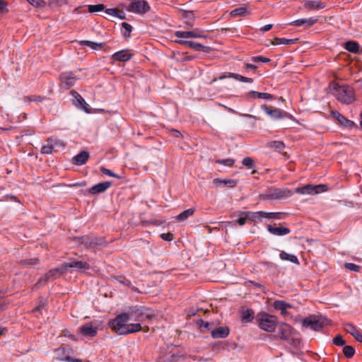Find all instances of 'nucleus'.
<instances>
[{"mask_svg": "<svg viewBox=\"0 0 362 362\" xmlns=\"http://www.w3.org/2000/svg\"><path fill=\"white\" fill-rule=\"evenodd\" d=\"M331 320L320 315H310L302 320V326L319 332L324 327L329 325Z\"/></svg>", "mask_w": 362, "mask_h": 362, "instance_id": "1", "label": "nucleus"}, {"mask_svg": "<svg viewBox=\"0 0 362 362\" xmlns=\"http://www.w3.org/2000/svg\"><path fill=\"white\" fill-rule=\"evenodd\" d=\"M127 313L129 314L130 319L141 322L146 320H151L156 317L154 311L145 306L135 305L130 307Z\"/></svg>", "mask_w": 362, "mask_h": 362, "instance_id": "2", "label": "nucleus"}, {"mask_svg": "<svg viewBox=\"0 0 362 362\" xmlns=\"http://www.w3.org/2000/svg\"><path fill=\"white\" fill-rule=\"evenodd\" d=\"M255 318L260 329L267 332H274L278 322L276 316L269 315L265 312H260Z\"/></svg>", "mask_w": 362, "mask_h": 362, "instance_id": "3", "label": "nucleus"}, {"mask_svg": "<svg viewBox=\"0 0 362 362\" xmlns=\"http://www.w3.org/2000/svg\"><path fill=\"white\" fill-rule=\"evenodd\" d=\"M130 320L129 314L127 313H122L116 316L113 320L109 322V326L117 334L120 335H125L127 322Z\"/></svg>", "mask_w": 362, "mask_h": 362, "instance_id": "4", "label": "nucleus"}, {"mask_svg": "<svg viewBox=\"0 0 362 362\" xmlns=\"http://www.w3.org/2000/svg\"><path fill=\"white\" fill-rule=\"evenodd\" d=\"M151 7L146 0H134L126 8L129 12L144 15L148 12Z\"/></svg>", "mask_w": 362, "mask_h": 362, "instance_id": "5", "label": "nucleus"}, {"mask_svg": "<svg viewBox=\"0 0 362 362\" xmlns=\"http://www.w3.org/2000/svg\"><path fill=\"white\" fill-rule=\"evenodd\" d=\"M338 90L337 98L339 101L351 104L354 100V90L349 86H339L336 88Z\"/></svg>", "mask_w": 362, "mask_h": 362, "instance_id": "6", "label": "nucleus"}, {"mask_svg": "<svg viewBox=\"0 0 362 362\" xmlns=\"http://www.w3.org/2000/svg\"><path fill=\"white\" fill-rule=\"evenodd\" d=\"M261 108L262 110L265 112L267 115L270 116V117L274 119H279L283 118H293V116L288 113L287 112L279 108L269 107L265 104L262 105Z\"/></svg>", "mask_w": 362, "mask_h": 362, "instance_id": "7", "label": "nucleus"}, {"mask_svg": "<svg viewBox=\"0 0 362 362\" xmlns=\"http://www.w3.org/2000/svg\"><path fill=\"white\" fill-rule=\"evenodd\" d=\"M64 272L65 271L62 270V266L60 268L50 269L44 275V276L38 279L35 286L37 288H41L44 286L46 284H47L49 281L55 279L57 275L63 274Z\"/></svg>", "mask_w": 362, "mask_h": 362, "instance_id": "8", "label": "nucleus"}, {"mask_svg": "<svg viewBox=\"0 0 362 362\" xmlns=\"http://www.w3.org/2000/svg\"><path fill=\"white\" fill-rule=\"evenodd\" d=\"M77 79V76L72 71L62 72L59 76L60 86L68 90L74 86Z\"/></svg>", "mask_w": 362, "mask_h": 362, "instance_id": "9", "label": "nucleus"}, {"mask_svg": "<svg viewBox=\"0 0 362 362\" xmlns=\"http://www.w3.org/2000/svg\"><path fill=\"white\" fill-rule=\"evenodd\" d=\"M103 241V240L101 238L88 235H84L76 238V243L79 245H83L86 248L96 245H101Z\"/></svg>", "mask_w": 362, "mask_h": 362, "instance_id": "10", "label": "nucleus"}, {"mask_svg": "<svg viewBox=\"0 0 362 362\" xmlns=\"http://www.w3.org/2000/svg\"><path fill=\"white\" fill-rule=\"evenodd\" d=\"M175 42L179 45L187 46L191 49H194L197 52H203L206 53L210 52L212 49L210 47L204 46L200 43L189 41V40H176Z\"/></svg>", "mask_w": 362, "mask_h": 362, "instance_id": "11", "label": "nucleus"}, {"mask_svg": "<svg viewBox=\"0 0 362 362\" xmlns=\"http://www.w3.org/2000/svg\"><path fill=\"white\" fill-rule=\"evenodd\" d=\"M90 267V264L88 262L83 261L73 260L62 264V270H64L65 272L69 268H75L78 272H83L84 270L89 269Z\"/></svg>", "mask_w": 362, "mask_h": 362, "instance_id": "12", "label": "nucleus"}, {"mask_svg": "<svg viewBox=\"0 0 362 362\" xmlns=\"http://www.w3.org/2000/svg\"><path fill=\"white\" fill-rule=\"evenodd\" d=\"M175 36L178 38H202L206 37L203 34V30L199 28H195L190 31H175Z\"/></svg>", "mask_w": 362, "mask_h": 362, "instance_id": "13", "label": "nucleus"}, {"mask_svg": "<svg viewBox=\"0 0 362 362\" xmlns=\"http://www.w3.org/2000/svg\"><path fill=\"white\" fill-rule=\"evenodd\" d=\"M331 115L344 127L352 129L353 127H356V124L353 121L348 119L338 111H332Z\"/></svg>", "mask_w": 362, "mask_h": 362, "instance_id": "14", "label": "nucleus"}, {"mask_svg": "<svg viewBox=\"0 0 362 362\" xmlns=\"http://www.w3.org/2000/svg\"><path fill=\"white\" fill-rule=\"evenodd\" d=\"M73 96V103L77 107H79L84 110L87 113H90V110L88 108V105L86 103L84 99L81 97V95L75 90H72L71 92Z\"/></svg>", "mask_w": 362, "mask_h": 362, "instance_id": "15", "label": "nucleus"}, {"mask_svg": "<svg viewBox=\"0 0 362 362\" xmlns=\"http://www.w3.org/2000/svg\"><path fill=\"white\" fill-rule=\"evenodd\" d=\"M112 185V182L105 181L98 183L87 190V192L92 195L103 193Z\"/></svg>", "mask_w": 362, "mask_h": 362, "instance_id": "16", "label": "nucleus"}, {"mask_svg": "<svg viewBox=\"0 0 362 362\" xmlns=\"http://www.w3.org/2000/svg\"><path fill=\"white\" fill-rule=\"evenodd\" d=\"M134 53L129 49H122L114 53L112 55V59L121 62H125L131 59Z\"/></svg>", "mask_w": 362, "mask_h": 362, "instance_id": "17", "label": "nucleus"}, {"mask_svg": "<svg viewBox=\"0 0 362 362\" xmlns=\"http://www.w3.org/2000/svg\"><path fill=\"white\" fill-rule=\"evenodd\" d=\"M78 332L83 336L93 337L97 334L98 327H93L92 322L86 323L79 328Z\"/></svg>", "mask_w": 362, "mask_h": 362, "instance_id": "18", "label": "nucleus"}, {"mask_svg": "<svg viewBox=\"0 0 362 362\" xmlns=\"http://www.w3.org/2000/svg\"><path fill=\"white\" fill-rule=\"evenodd\" d=\"M317 22V18H300L290 23L289 25H296L298 27L304 26L305 28L307 29L312 27Z\"/></svg>", "mask_w": 362, "mask_h": 362, "instance_id": "19", "label": "nucleus"}, {"mask_svg": "<svg viewBox=\"0 0 362 362\" xmlns=\"http://www.w3.org/2000/svg\"><path fill=\"white\" fill-rule=\"evenodd\" d=\"M268 231L276 236H283L288 235L291 233V230L288 228L283 227V226H276V224L274 225H267Z\"/></svg>", "mask_w": 362, "mask_h": 362, "instance_id": "20", "label": "nucleus"}, {"mask_svg": "<svg viewBox=\"0 0 362 362\" xmlns=\"http://www.w3.org/2000/svg\"><path fill=\"white\" fill-rule=\"evenodd\" d=\"M230 333V329L228 327H218L216 329L211 330V337L214 339H224L226 338Z\"/></svg>", "mask_w": 362, "mask_h": 362, "instance_id": "21", "label": "nucleus"}, {"mask_svg": "<svg viewBox=\"0 0 362 362\" xmlns=\"http://www.w3.org/2000/svg\"><path fill=\"white\" fill-rule=\"evenodd\" d=\"M292 327L286 323H281L279 327V334L281 339L288 341L292 332Z\"/></svg>", "mask_w": 362, "mask_h": 362, "instance_id": "22", "label": "nucleus"}, {"mask_svg": "<svg viewBox=\"0 0 362 362\" xmlns=\"http://www.w3.org/2000/svg\"><path fill=\"white\" fill-rule=\"evenodd\" d=\"M239 215L241 216H246V218H247L248 221L251 222L255 223L257 220H259V221H262L263 216H262V211L252 212V211H238Z\"/></svg>", "mask_w": 362, "mask_h": 362, "instance_id": "23", "label": "nucleus"}, {"mask_svg": "<svg viewBox=\"0 0 362 362\" xmlns=\"http://www.w3.org/2000/svg\"><path fill=\"white\" fill-rule=\"evenodd\" d=\"M89 158V153L86 151H81L72 158V163L76 165H84Z\"/></svg>", "mask_w": 362, "mask_h": 362, "instance_id": "24", "label": "nucleus"}, {"mask_svg": "<svg viewBox=\"0 0 362 362\" xmlns=\"http://www.w3.org/2000/svg\"><path fill=\"white\" fill-rule=\"evenodd\" d=\"M213 182L217 187H227L230 188L235 187L238 184V180L233 179L222 180L215 178Z\"/></svg>", "mask_w": 362, "mask_h": 362, "instance_id": "25", "label": "nucleus"}, {"mask_svg": "<svg viewBox=\"0 0 362 362\" xmlns=\"http://www.w3.org/2000/svg\"><path fill=\"white\" fill-rule=\"evenodd\" d=\"M227 77L233 78L235 80H238L239 81L244 82V83H252L253 81V79L252 78H247V77L243 76L242 75H240L238 74H234V73H230V72L226 73L225 74L219 76V79L222 80Z\"/></svg>", "mask_w": 362, "mask_h": 362, "instance_id": "26", "label": "nucleus"}, {"mask_svg": "<svg viewBox=\"0 0 362 362\" xmlns=\"http://www.w3.org/2000/svg\"><path fill=\"white\" fill-rule=\"evenodd\" d=\"M304 6L309 11L319 10L324 8L325 4L318 1H306L304 4Z\"/></svg>", "mask_w": 362, "mask_h": 362, "instance_id": "27", "label": "nucleus"}, {"mask_svg": "<svg viewBox=\"0 0 362 362\" xmlns=\"http://www.w3.org/2000/svg\"><path fill=\"white\" fill-rule=\"evenodd\" d=\"M247 96L253 98H259L264 100H273L274 96L267 93H260L255 90H250L247 93Z\"/></svg>", "mask_w": 362, "mask_h": 362, "instance_id": "28", "label": "nucleus"}, {"mask_svg": "<svg viewBox=\"0 0 362 362\" xmlns=\"http://www.w3.org/2000/svg\"><path fill=\"white\" fill-rule=\"evenodd\" d=\"M344 47L345 49L354 54H357L361 51L359 44L354 40H349L345 42Z\"/></svg>", "mask_w": 362, "mask_h": 362, "instance_id": "29", "label": "nucleus"}, {"mask_svg": "<svg viewBox=\"0 0 362 362\" xmlns=\"http://www.w3.org/2000/svg\"><path fill=\"white\" fill-rule=\"evenodd\" d=\"M182 18L186 19L185 22L187 28H192L194 26V15L192 11H184L182 14Z\"/></svg>", "mask_w": 362, "mask_h": 362, "instance_id": "30", "label": "nucleus"}, {"mask_svg": "<svg viewBox=\"0 0 362 362\" xmlns=\"http://www.w3.org/2000/svg\"><path fill=\"white\" fill-rule=\"evenodd\" d=\"M274 309L277 310H280L282 315L286 314V309L291 308V305L289 303H286L284 300H275L273 305Z\"/></svg>", "mask_w": 362, "mask_h": 362, "instance_id": "31", "label": "nucleus"}, {"mask_svg": "<svg viewBox=\"0 0 362 362\" xmlns=\"http://www.w3.org/2000/svg\"><path fill=\"white\" fill-rule=\"evenodd\" d=\"M79 44L81 45H86L94 50L101 49L105 45V42L98 43V42H92L90 40H81V41H79Z\"/></svg>", "mask_w": 362, "mask_h": 362, "instance_id": "32", "label": "nucleus"}, {"mask_svg": "<svg viewBox=\"0 0 362 362\" xmlns=\"http://www.w3.org/2000/svg\"><path fill=\"white\" fill-rule=\"evenodd\" d=\"M298 41V38L295 39H286V38H281L276 37L274 38L272 44L274 45H293L296 43Z\"/></svg>", "mask_w": 362, "mask_h": 362, "instance_id": "33", "label": "nucleus"}, {"mask_svg": "<svg viewBox=\"0 0 362 362\" xmlns=\"http://www.w3.org/2000/svg\"><path fill=\"white\" fill-rule=\"evenodd\" d=\"M313 185H306L296 189V192L303 194H316V192L313 188Z\"/></svg>", "mask_w": 362, "mask_h": 362, "instance_id": "34", "label": "nucleus"}, {"mask_svg": "<svg viewBox=\"0 0 362 362\" xmlns=\"http://www.w3.org/2000/svg\"><path fill=\"white\" fill-rule=\"evenodd\" d=\"M279 256L281 259L287 260L295 264H299L297 257L294 255L288 254L284 251H281Z\"/></svg>", "mask_w": 362, "mask_h": 362, "instance_id": "35", "label": "nucleus"}, {"mask_svg": "<svg viewBox=\"0 0 362 362\" xmlns=\"http://www.w3.org/2000/svg\"><path fill=\"white\" fill-rule=\"evenodd\" d=\"M242 322H249L254 319V311L252 309H247L242 312Z\"/></svg>", "mask_w": 362, "mask_h": 362, "instance_id": "36", "label": "nucleus"}, {"mask_svg": "<svg viewBox=\"0 0 362 362\" xmlns=\"http://www.w3.org/2000/svg\"><path fill=\"white\" fill-rule=\"evenodd\" d=\"M195 210L194 209H188L184 211H182V213H180L177 216V220L178 221H184L185 220H187L189 216H192L194 213Z\"/></svg>", "mask_w": 362, "mask_h": 362, "instance_id": "37", "label": "nucleus"}, {"mask_svg": "<svg viewBox=\"0 0 362 362\" xmlns=\"http://www.w3.org/2000/svg\"><path fill=\"white\" fill-rule=\"evenodd\" d=\"M126 330V334L138 332L141 330V326L140 323H131L127 324Z\"/></svg>", "mask_w": 362, "mask_h": 362, "instance_id": "38", "label": "nucleus"}, {"mask_svg": "<svg viewBox=\"0 0 362 362\" xmlns=\"http://www.w3.org/2000/svg\"><path fill=\"white\" fill-rule=\"evenodd\" d=\"M21 265L25 266L27 267H31L35 266L39 263L38 258H30V259H22L19 262Z\"/></svg>", "mask_w": 362, "mask_h": 362, "instance_id": "39", "label": "nucleus"}, {"mask_svg": "<svg viewBox=\"0 0 362 362\" xmlns=\"http://www.w3.org/2000/svg\"><path fill=\"white\" fill-rule=\"evenodd\" d=\"M52 141L53 140L51 139H49L47 140V145H45L42 147L41 148V153L42 154H50L52 153L53 149H54V144H52Z\"/></svg>", "mask_w": 362, "mask_h": 362, "instance_id": "40", "label": "nucleus"}, {"mask_svg": "<svg viewBox=\"0 0 362 362\" xmlns=\"http://www.w3.org/2000/svg\"><path fill=\"white\" fill-rule=\"evenodd\" d=\"M132 31V26L126 23V22H123L122 23V34L124 37H128L130 36V34Z\"/></svg>", "mask_w": 362, "mask_h": 362, "instance_id": "41", "label": "nucleus"}, {"mask_svg": "<svg viewBox=\"0 0 362 362\" xmlns=\"http://www.w3.org/2000/svg\"><path fill=\"white\" fill-rule=\"evenodd\" d=\"M283 213L281 212H265L262 211V216L266 218L271 219H281V215Z\"/></svg>", "mask_w": 362, "mask_h": 362, "instance_id": "42", "label": "nucleus"}, {"mask_svg": "<svg viewBox=\"0 0 362 362\" xmlns=\"http://www.w3.org/2000/svg\"><path fill=\"white\" fill-rule=\"evenodd\" d=\"M247 10L245 7L241 6L239 8H237L233 11H230V16L233 17H235L238 16H245L247 13Z\"/></svg>", "mask_w": 362, "mask_h": 362, "instance_id": "43", "label": "nucleus"}, {"mask_svg": "<svg viewBox=\"0 0 362 362\" xmlns=\"http://www.w3.org/2000/svg\"><path fill=\"white\" fill-rule=\"evenodd\" d=\"M47 305V299L43 297H39L37 305L33 308V312H40L41 313V310L44 308Z\"/></svg>", "mask_w": 362, "mask_h": 362, "instance_id": "44", "label": "nucleus"}, {"mask_svg": "<svg viewBox=\"0 0 362 362\" xmlns=\"http://www.w3.org/2000/svg\"><path fill=\"white\" fill-rule=\"evenodd\" d=\"M343 354L346 358H351L355 354V349L352 346H344L343 349Z\"/></svg>", "mask_w": 362, "mask_h": 362, "instance_id": "45", "label": "nucleus"}, {"mask_svg": "<svg viewBox=\"0 0 362 362\" xmlns=\"http://www.w3.org/2000/svg\"><path fill=\"white\" fill-rule=\"evenodd\" d=\"M105 7L103 4H98L95 5H88V10L90 13H95L105 10Z\"/></svg>", "mask_w": 362, "mask_h": 362, "instance_id": "46", "label": "nucleus"}, {"mask_svg": "<svg viewBox=\"0 0 362 362\" xmlns=\"http://www.w3.org/2000/svg\"><path fill=\"white\" fill-rule=\"evenodd\" d=\"M344 329L347 333L351 334L354 337L356 333H358V330L351 323H346L344 325Z\"/></svg>", "mask_w": 362, "mask_h": 362, "instance_id": "47", "label": "nucleus"}, {"mask_svg": "<svg viewBox=\"0 0 362 362\" xmlns=\"http://www.w3.org/2000/svg\"><path fill=\"white\" fill-rule=\"evenodd\" d=\"M197 324L199 326V327H200V328H202V327L205 328V329H206L207 330H209L210 332H211V330L212 329V327L214 325L213 323H211V322H205L202 319L198 320Z\"/></svg>", "mask_w": 362, "mask_h": 362, "instance_id": "48", "label": "nucleus"}, {"mask_svg": "<svg viewBox=\"0 0 362 362\" xmlns=\"http://www.w3.org/2000/svg\"><path fill=\"white\" fill-rule=\"evenodd\" d=\"M269 146L276 150L281 151L284 148V143L281 141H273L269 143Z\"/></svg>", "mask_w": 362, "mask_h": 362, "instance_id": "49", "label": "nucleus"}, {"mask_svg": "<svg viewBox=\"0 0 362 362\" xmlns=\"http://www.w3.org/2000/svg\"><path fill=\"white\" fill-rule=\"evenodd\" d=\"M242 163L248 169H252L255 167L254 160L250 157H246L242 160Z\"/></svg>", "mask_w": 362, "mask_h": 362, "instance_id": "50", "label": "nucleus"}, {"mask_svg": "<svg viewBox=\"0 0 362 362\" xmlns=\"http://www.w3.org/2000/svg\"><path fill=\"white\" fill-rule=\"evenodd\" d=\"M100 170L101 171V173H103V174L106 175H108L110 177H116V178H121V177L117 174H115V173H113L112 170L105 168V167H100Z\"/></svg>", "mask_w": 362, "mask_h": 362, "instance_id": "51", "label": "nucleus"}, {"mask_svg": "<svg viewBox=\"0 0 362 362\" xmlns=\"http://www.w3.org/2000/svg\"><path fill=\"white\" fill-rule=\"evenodd\" d=\"M216 163L222 164L227 166H233L235 163V160L233 158H226L221 160H216Z\"/></svg>", "mask_w": 362, "mask_h": 362, "instance_id": "52", "label": "nucleus"}, {"mask_svg": "<svg viewBox=\"0 0 362 362\" xmlns=\"http://www.w3.org/2000/svg\"><path fill=\"white\" fill-rule=\"evenodd\" d=\"M333 344L338 346H342L345 345L346 341L343 339L340 334L337 335L332 340Z\"/></svg>", "mask_w": 362, "mask_h": 362, "instance_id": "53", "label": "nucleus"}, {"mask_svg": "<svg viewBox=\"0 0 362 362\" xmlns=\"http://www.w3.org/2000/svg\"><path fill=\"white\" fill-rule=\"evenodd\" d=\"M30 4L37 8H42L45 6V2L43 0H26Z\"/></svg>", "mask_w": 362, "mask_h": 362, "instance_id": "54", "label": "nucleus"}, {"mask_svg": "<svg viewBox=\"0 0 362 362\" xmlns=\"http://www.w3.org/2000/svg\"><path fill=\"white\" fill-rule=\"evenodd\" d=\"M115 279L122 284L130 287L132 286L131 281L124 276H119Z\"/></svg>", "mask_w": 362, "mask_h": 362, "instance_id": "55", "label": "nucleus"}, {"mask_svg": "<svg viewBox=\"0 0 362 362\" xmlns=\"http://www.w3.org/2000/svg\"><path fill=\"white\" fill-rule=\"evenodd\" d=\"M344 267L350 271L359 272L361 267L354 263H345Z\"/></svg>", "mask_w": 362, "mask_h": 362, "instance_id": "56", "label": "nucleus"}, {"mask_svg": "<svg viewBox=\"0 0 362 362\" xmlns=\"http://www.w3.org/2000/svg\"><path fill=\"white\" fill-rule=\"evenodd\" d=\"M252 61L254 62L268 63L270 62V59L264 56H257L252 57Z\"/></svg>", "mask_w": 362, "mask_h": 362, "instance_id": "57", "label": "nucleus"}, {"mask_svg": "<svg viewBox=\"0 0 362 362\" xmlns=\"http://www.w3.org/2000/svg\"><path fill=\"white\" fill-rule=\"evenodd\" d=\"M44 98L40 95H30L25 98V101H36V102H42L44 100Z\"/></svg>", "mask_w": 362, "mask_h": 362, "instance_id": "58", "label": "nucleus"}, {"mask_svg": "<svg viewBox=\"0 0 362 362\" xmlns=\"http://www.w3.org/2000/svg\"><path fill=\"white\" fill-rule=\"evenodd\" d=\"M7 2L4 0H0V14H4L8 12L7 8Z\"/></svg>", "mask_w": 362, "mask_h": 362, "instance_id": "59", "label": "nucleus"}, {"mask_svg": "<svg viewBox=\"0 0 362 362\" xmlns=\"http://www.w3.org/2000/svg\"><path fill=\"white\" fill-rule=\"evenodd\" d=\"M8 302L4 297H0V312L6 309Z\"/></svg>", "mask_w": 362, "mask_h": 362, "instance_id": "60", "label": "nucleus"}, {"mask_svg": "<svg viewBox=\"0 0 362 362\" xmlns=\"http://www.w3.org/2000/svg\"><path fill=\"white\" fill-rule=\"evenodd\" d=\"M313 188H314L315 191H317L316 194L325 192L327 189V185H314Z\"/></svg>", "mask_w": 362, "mask_h": 362, "instance_id": "61", "label": "nucleus"}, {"mask_svg": "<svg viewBox=\"0 0 362 362\" xmlns=\"http://www.w3.org/2000/svg\"><path fill=\"white\" fill-rule=\"evenodd\" d=\"M60 360L66 362H83V360L80 358H74L69 355L66 356L64 358H61Z\"/></svg>", "mask_w": 362, "mask_h": 362, "instance_id": "62", "label": "nucleus"}, {"mask_svg": "<svg viewBox=\"0 0 362 362\" xmlns=\"http://www.w3.org/2000/svg\"><path fill=\"white\" fill-rule=\"evenodd\" d=\"M160 238L165 241H171L173 239V234L171 233H162Z\"/></svg>", "mask_w": 362, "mask_h": 362, "instance_id": "63", "label": "nucleus"}, {"mask_svg": "<svg viewBox=\"0 0 362 362\" xmlns=\"http://www.w3.org/2000/svg\"><path fill=\"white\" fill-rule=\"evenodd\" d=\"M240 218H238L235 222L238 223L240 226H244L246 223V221H248L247 218H246V216H241L240 215Z\"/></svg>", "mask_w": 362, "mask_h": 362, "instance_id": "64", "label": "nucleus"}]
</instances>
